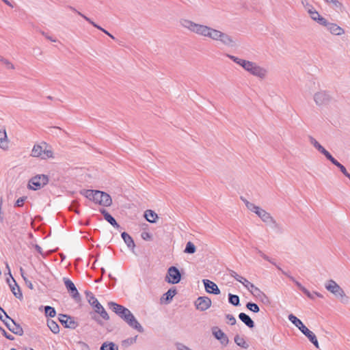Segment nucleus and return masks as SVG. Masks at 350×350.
<instances>
[{
	"label": "nucleus",
	"instance_id": "1",
	"mask_svg": "<svg viewBox=\"0 0 350 350\" xmlns=\"http://www.w3.org/2000/svg\"><path fill=\"white\" fill-rule=\"evenodd\" d=\"M182 27L198 36L208 38L213 41L219 42L228 47H233L235 45L232 36L211 27L196 23L191 20L182 18L180 20Z\"/></svg>",
	"mask_w": 350,
	"mask_h": 350
},
{
	"label": "nucleus",
	"instance_id": "2",
	"mask_svg": "<svg viewBox=\"0 0 350 350\" xmlns=\"http://www.w3.org/2000/svg\"><path fill=\"white\" fill-rule=\"evenodd\" d=\"M108 306L113 312L122 319L131 327L136 329L139 333L144 332L143 327L128 308L113 301L109 302Z\"/></svg>",
	"mask_w": 350,
	"mask_h": 350
},
{
	"label": "nucleus",
	"instance_id": "3",
	"mask_svg": "<svg viewBox=\"0 0 350 350\" xmlns=\"http://www.w3.org/2000/svg\"><path fill=\"white\" fill-rule=\"evenodd\" d=\"M227 57L234 63L241 66L245 71L259 79H263L267 75V70L260 66L256 63L243 59H240L232 55H227Z\"/></svg>",
	"mask_w": 350,
	"mask_h": 350
},
{
	"label": "nucleus",
	"instance_id": "4",
	"mask_svg": "<svg viewBox=\"0 0 350 350\" xmlns=\"http://www.w3.org/2000/svg\"><path fill=\"white\" fill-rule=\"evenodd\" d=\"M288 320L294 324L308 339L317 348H319V342L315 334L308 329L302 323V321L297 318L293 314L288 317Z\"/></svg>",
	"mask_w": 350,
	"mask_h": 350
},
{
	"label": "nucleus",
	"instance_id": "5",
	"mask_svg": "<svg viewBox=\"0 0 350 350\" xmlns=\"http://www.w3.org/2000/svg\"><path fill=\"white\" fill-rule=\"evenodd\" d=\"M86 296L89 304L95 308V312L100 315L105 320H109V316L103 306L91 292H86Z\"/></svg>",
	"mask_w": 350,
	"mask_h": 350
},
{
	"label": "nucleus",
	"instance_id": "6",
	"mask_svg": "<svg viewBox=\"0 0 350 350\" xmlns=\"http://www.w3.org/2000/svg\"><path fill=\"white\" fill-rule=\"evenodd\" d=\"M49 182L48 176L44 174H39L32 177L29 181V188L38 190L46 185Z\"/></svg>",
	"mask_w": 350,
	"mask_h": 350
},
{
	"label": "nucleus",
	"instance_id": "7",
	"mask_svg": "<svg viewBox=\"0 0 350 350\" xmlns=\"http://www.w3.org/2000/svg\"><path fill=\"white\" fill-rule=\"evenodd\" d=\"M256 215L261 219L263 222L271 225L273 228L277 229L279 232H282V228L280 225L277 223V221L273 219L271 214L267 212L265 210L261 208Z\"/></svg>",
	"mask_w": 350,
	"mask_h": 350
},
{
	"label": "nucleus",
	"instance_id": "8",
	"mask_svg": "<svg viewBox=\"0 0 350 350\" xmlns=\"http://www.w3.org/2000/svg\"><path fill=\"white\" fill-rule=\"evenodd\" d=\"M325 288L337 297L347 298L343 289L333 280H328L325 284Z\"/></svg>",
	"mask_w": 350,
	"mask_h": 350
},
{
	"label": "nucleus",
	"instance_id": "9",
	"mask_svg": "<svg viewBox=\"0 0 350 350\" xmlns=\"http://www.w3.org/2000/svg\"><path fill=\"white\" fill-rule=\"evenodd\" d=\"M181 280V274L178 269L174 266L168 268L165 281L169 284H178Z\"/></svg>",
	"mask_w": 350,
	"mask_h": 350
},
{
	"label": "nucleus",
	"instance_id": "10",
	"mask_svg": "<svg viewBox=\"0 0 350 350\" xmlns=\"http://www.w3.org/2000/svg\"><path fill=\"white\" fill-rule=\"evenodd\" d=\"M331 100L332 96L325 91H319L314 95V100L319 106L328 105Z\"/></svg>",
	"mask_w": 350,
	"mask_h": 350
},
{
	"label": "nucleus",
	"instance_id": "11",
	"mask_svg": "<svg viewBox=\"0 0 350 350\" xmlns=\"http://www.w3.org/2000/svg\"><path fill=\"white\" fill-rule=\"evenodd\" d=\"M5 318L8 319V321H5L3 323L7 328L14 334L22 336L23 334L22 327L19 324H17L8 314H5Z\"/></svg>",
	"mask_w": 350,
	"mask_h": 350
},
{
	"label": "nucleus",
	"instance_id": "12",
	"mask_svg": "<svg viewBox=\"0 0 350 350\" xmlns=\"http://www.w3.org/2000/svg\"><path fill=\"white\" fill-rule=\"evenodd\" d=\"M95 203L104 206H109L112 203V200L108 193L96 191Z\"/></svg>",
	"mask_w": 350,
	"mask_h": 350
},
{
	"label": "nucleus",
	"instance_id": "13",
	"mask_svg": "<svg viewBox=\"0 0 350 350\" xmlns=\"http://www.w3.org/2000/svg\"><path fill=\"white\" fill-rule=\"evenodd\" d=\"M58 319L66 328L74 329L78 326L77 322H76L72 317L67 314H59Z\"/></svg>",
	"mask_w": 350,
	"mask_h": 350
},
{
	"label": "nucleus",
	"instance_id": "14",
	"mask_svg": "<svg viewBox=\"0 0 350 350\" xmlns=\"http://www.w3.org/2000/svg\"><path fill=\"white\" fill-rule=\"evenodd\" d=\"M196 309L200 311H205L211 306V300L208 297H199L195 301Z\"/></svg>",
	"mask_w": 350,
	"mask_h": 350
},
{
	"label": "nucleus",
	"instance_id": "15",
	"mask_svg": "<svg viewBox=\"0 0 350 350\" xmlns=\"http://www.w3.org/2000/svg\"><path fill=\"white\" fill-rule=\"evenodd\" d=\"M64 282L68 291L70 293L71 296L76 300L80 299V295L75 285V284L68 278H64Z\"/></svg>",
	"mask_w": 350,
	"mask_h": 350
},
{
	"label": "nucleus",
	"instance_id": "16",
	"mask_svg": "<svg viewBox=\"0 0 350 350\" xmlns=\"http://www.w3.org/2000/svg\"><path fill=\"white\" fill-rule=\"evenodd\" d=\"M202 282L204 285L205 290L207 293L214 295L220 294V290L215 282L208 279H204Z\"/></svg>",
	"mask_w": 350,
	"mask_h": 350
},
{
	"label": "nucleus",
	"instance_id": "17",
	"mask_svg": "<svg viewBox=\"0 0 350 350\" xmlns=\"http://www.w3.org/2000/svg\"><path fill=\"white\" fill-rule=\"evenodd\" d=\"M310 143L321 154H323L328 160L331 159L332 154L326 150L317 140L312 136L308 137Z\"/></svg>",
	"mask_w": 350,
	"mask_h": 350
},
{
	"label": "nucleus",
	"instance_id": "18",
	"mask_svg": "<svg viewBox=\"0 0 350 350\" xmlns=\"http://www.w3.org/2000/svg\"><path fill=\"white\" fill-rule=\"evenodd\" d=\"M213 336L219 340L223 345H227L228 343V338L226 334L220 329L215 328L213 330Z\"/></svg>",
	"mask_w": 350,
	"mask_h": 350
},
{
	"label": "nucleus",
	"instance_id": "19",
	"mask_svg": "<svg viewBox=\"0 0 350 350\" xmlns=\"http://www.w3.org/2000/svg\"><path fill=\"white\" fill-rule=\"evenodd\" d=\"M100 213L103 215L105 219L114 228H119L120 225L116 222L113 217H112L105 209H100Z\"/></svg>",
	"mask_w": 350,
	"mask_h": 350
},
{
	"label": "nucleus",
	"instance_id": "20",
	"mask_svg": "<svg viewBox=\"0 0 350 350\" xmlns=\"http://www.w3.org/2000/svg\"><path fill=\"white\" fill-rule=\"evenodd\" d=\"M0 148L3 150L8 148V141L5 129H0Z\"/></svg>",
	"mask_w": 350,
	"mask_h": 350
},
{
	"label": "nucleus",
	"instance_id": "21",
	"mask_svg": "<svg viewBox=\"0 0 350 350\" xmlns=\"http://www.w3.org/2000/svg\"><path fill=\"white\" fill-rule=\"evenodd\" d=\"M239 318L249 328H253L254 327V322L247 314L241 312L239 314Z\"/></svg>",
	"mask_w": 350,
	"mask_h": 350
},
{
	"label": "nucleus",
	"instance_id": "22",
	"mask_svg": "<svg viewBox=\"0 0 350 350\" xmlns=\"http://www.w3.org/2000/svg\"><path fill=\"white\" fill-rule=\"evenodd\" d=\"M327 29L331 33L336 36H340L345 33L344 29L335 23H329L327 27Z\"/></svg>",
	"mask_w": 350,
	"mask_h": 350
},
{
	"label": "nucleus",
	"instance_id": "23",
	"mask_svg": "<svg viewBox=\"0 0 350 350\" xmlns=\"http://www.w3.org/2000/svg\"><path fill=\"white\" fill-rule=\"evenodd\" d=\"M12 281L13 284H10V288L12 293L16 298L21 299L23 297V294L20 290L19 286H18L14 278H12Z\"/></svg>",
	"mask_w": 350,
	"mask_h": 350
},
{
	"label": "nucleus",
	"instance_id": "24",
	"mask_svg": "<svg viewBox=\"0 0 350 350\" xmlns=\"http://www.w3.org/2000/svg\"><path fill=\"white\" fill-rule=\"evenodd\" d=\"M177 293L176 288L175 287L170 288L161 297V301L165 300L166 303H169L172 301L174 296Z\"/></svg>",
	"mask_w": 350,
	"mask_h": 350
},
{
	"label": "nucleus",
	"instance_id": "25",
	"mask_svg": "<svg viewBox=\"0 0 350 350\" xmlns=\"http://www.w3.org/2000/svg\"><path fill=\"white\" fill-rule=\"evenodd\" d=\"M121 237L124 240V243H126V245L128 246V247L133 250L134 247H135V245L133 238L126 232H123L121 234Z\"/></svg>",
	"mask_w": 350,
	"mask_h": 350
},
{
	"label": "nucleus",
	"instance_id": "26",
	"mask_svg": "<svg viewBox=\"0 0 350 350\" xmlns=\"http://www.w3.org/2000/svg\"><path fill=\"white\" fill-rule=\"evenodd\" d=\"M72 10L77 12V14L79 15H80L81 16H82L86 21H88V23H90L91 25H92L94 27L97 28L98 29L102 31L103 32H104L105 34L108 35V33L109 32H108L107 30L104 29L103 28H102L100 26L98 25L97 24H96L94 21H92L90 18L87 17L86 16H85L84 14H83L82 13H81L80 12H78L77 11L75 8H71Z\"/></svg>",
	"mask_w": 350,
	"mask_h": 350
},
{
	"label": "nucleus",
	"instance_id": "27",
	"mask_svg": "<svg viewBox=\"0 0 350 350\" xmlns=\"http://www.w3.org/2000/svg\"><path fill=\"white\" fill-rule=\"evenodd\" d=\"M334 165L338 167L341 172L350 180V174L347 171L346 168L344 165H342L340 163H339L335 158L332 157L331 159H329Z\"/></svg>",
	"mask_w": 350,
	"mask_h": 350
},
{
	"label": "nucleus",
	"instance_id": "28",
	"mask_svg": "<svg viewBox=\"0 0 350 350\" xmlns=\"http://www.w3.org/2000/svg\"><path fill=\"white\" fill-rule=\"evenodd\" d=\"M44 147L39 144H36L33 146L31 155L33 157H42L43 154Z\"/></svg>",
	"mask_w": 350,
	"mask_h": 350
},
{
	"label": "nucleus",
	"instance_id": "29",
	"mask_svg": "<svg viewBox=\"0 0 350 350\" xmlns=\"http://www.w3.org/2000/svg\"><path fill=\"white\" fill-rule=\"evenodd\" d=\"M144 216L147 221L150 223L156 222V219L158 218L157 213L152 210L146 211Z\"/></svg>",
	"mask_w": 350,
	"mask_h": 350
},
{
	"label": "nucleus",
	"instance_id": "30",
	"mask_svg": "<svg viewBox=\"0 0 350 350\" xmlns=\"http://www.w3.org/2000/svg\"><path fill=\"white\" fill-rule=\"evenodd\" d=\"M97 190H83L81 191V193L85 198L95 202L96 201V193Z\"/></svg>",
	"mask_w": 350,
	"mask_h": 350
},
{
	"label": "nucleus",
	"instance_id": "31",
	"mask_svg": "<svg viewBox=\"0 0 350 350\" xmlns=\"http://www.w3.org/2000/svg\"><path fill=\"white\" fill-rule=\"evenodd\" d=\"M234 342L238 346L243 349H247L249 347L248 343L245 340L243 337L240 336L239 335L235 336Z\"/></svg>",
	"mask_w": 350,
	"mask_h": 350
},
{
	"label": "nucleus",
	"instance_id": "32",
	"mask_svg": "<svg viewBox=\"0 0 350 350\" xmlns=\"http://www.w3.org/2000/svg\"><path fill=\"white\" fill-rule=\"evenodd\" d=\"M47 325L53 333L58 334L59 332V327L55 321L53 320H48Z\"/></svg>",
	"mask_w": 350,
	"mask_h": 350
},
{
	"label": "nucleus",
	"instance_id": "33",
	"mask_svg": "<svg viewBox=\"0 0 350 350\" xmlns=\"http://www.w3.org/2000/svg\"><path fill=\"white\" fill-rule=\"evenodd\" d=\"M228 301L230 304L234 306H238L240 305V299L238 295H232L231 293L228 294Z\"/></svg>",
	"mask_w": 350,
	"mask_h": 350
},
{
	"label": "nucleus",
	"instance_id": "34",
	"mask_svg": "<svg viewBox=\"0 0 350 350\" xmlns=\"http://www.w3.org/2000/svg\"><path fill=\"white\" fill-rule=\"evenodd\" d=\"M100 350H118V347L113 342H104Z\"/></svg>",
	"mask_w": 350,
	"mask_h": 350
},
{
	"label": "nucleus",
	"instance_id": "35",
	"mask_svg": "<svg viewBox=\"0 0 350 350\" xmlns=\"http://www.w3.org/2000/svg\"><path fill=\"white\" fill-rule=\"evenodd\" d=\"M43 146H44L43 154L42 156V159H46V158H53V152L51 149H46L47 144L46 143H43Z\"/></svg>",
	"mask_w": 350,
	"mask_h": 350
},
{
	"label": "nucleus",
	"instance_id": "36",
	"mask_svg": "<svg viewBox=\"0 0 350 350\" xmlns=\"http://www.w3.org/2000/svg\"><path fill=\"white\" fill-rule=\"evenodd\" d=\"M196 246L194 245V244L193 243H191V241H189L186 244V247L184 250V252L187 253V254H194L196 252Z\"/></svg>",
	"mask_w": 350,
	"mask_h": 350
},
{
	"label": "nucleus",
	"instance_id": "37",
	"mask_svg": "<svg viewBox=\"0 0 350 350\" xmlns=\"http://www.w3.org/2000/svg\"><path fill=\"white\" fill-rule=\"evenodd\" d=\"M44 312L46 317H54L56 315L55 308L51 306H45Z\"/></svg>",
	"mask_w": 350,
	"mask_h": 350
},
{
	"label": "nucleus",
	"instance_id": "38",
	"mask_svg": "<svg viewBox=\"0 0 350 350\" xmlns=\"http://www.w3.org/2000/svg\"><path fill=\"white\" fill-rule=\"evenodd\" d=\"M246 207L247 208V209H249L252 212L255 213L256 214H257V213H258L260 211V210L261 209V208H260L258 206H256L254 204H253L250 202H247Z\"/></svg>",
	"mask_w": 350,
	"mask_h": 350
},
{
	"label": "nucleus",
	"instance_id": "39",
	"mask_svg": "<svg viewBox=\"0 0 350 350\" xmlns=\"http://www.w3.org/2000/svg\"><path fill=\"white\" fill-rule=\"evenodd\" d=\"M246 308L254 312H258L260 311L259 306L255 303L248 302L246 304Z\"/></svg>",
	"mask_w": 350,
	"mask_h": 350
},
{
	"label": "nucleus",
	"instance_id": "40",
	"mask_svg": "<svg viewBox=\"0 0 350 350\" xmlns=\"http://www.w3.org/2000/svg\"><path fill=\"white\" fill-rule=\"evenodd\" d=\"M255 251L257 254H258L262 258H264L265 260H267L268 262H271V264L275 265V263L268 256H267L265 253H263L260 250H259L257 247H255Z\"/></svg>",
	"mask_w": 350,
	"mask_h": 350
},
{
	"label": "nucleus",
	"instance_id": "41",
	"mask_svg": "<svg viewBox=\"0 0 350 350\" xmlns=\"http://www.w3.org/2000/svg\"><path fill=\"white\" fill-rule=\"evenodd\" d=\"M0 62H2L8 69H14V66L7 59L0 55Z\"/></svg>",
	"mask_w": 350,
	"mask_h": 350
},
{
	"label": "nucleus",
	"instance_id": "42",
	"mask_svg": "<svg viewBox=\"0 0 350 350\" xmlns=\"http://www.w3.org/2000/svg\"><path fill=\"white\" fill-rule=\"evenodd\" d=\"M20 271H21V276L22 278H23L25 282V284L27 285V286L28 288H29L30 289H33V284L31 283V281H29L27 278L26 276L24 275V273H23V269L22 268L20 269Z\"/></svg>",
	"mask_w": 350,
	"mask_h": 350
},
{
	"label": "nucleus",
	"instance_id": "43",
	"mask_svg": "<svg viewBox=\"0 0 350 350\" xmlns=\"http://www.w3.org/2000/svg\"><path fill=\"white\" fill-rule=\"evenodd\" d=\"M137 336H135V337L127 338L122 341V345L125 347H128L136 342Z\"/></svg>",
	"mask_w": 350,
	"mask_h": 350
},
{
	"label": "nucleus",
	"instance_id": "44",
	"mask_svg": "<svg viewBox=\"0 0 350 350\" xmlns=\"http://www.w3.org/2000/svg\"><path fill=\"white\" fill-rule=\"evenodd\" d=\"M255 297L263 300L265 298H267L266 295L260 289L256 290V292L253 295Z\"/></svg>",
	"mask_w": 350,
	"mask_h": 350
},
{
	"label": "nucleus",
	"instance_id": "45",
	"mask_svg": "<svg viewBox=\"0 0 350 350\" xmlns=\"http://www.w3.org/2000/svg\"><path fill=\"white\" fill-rule=\"evenodd\" d=\"M308 13L311 17V18L314 21H317V18H319L321 15L314 9H309Z\"/></svg>",
	"mask_w": 350,
	"mask_h": 350
},
{
	"label": "nucleus",
	"instance_id": "46",
	"mask_svg": "<svg viewBox=\"0 0 350 350\" xmlns=\"http://www.w3.org/2000/svg\"><path fill=\"white\" fill-rule=\"evenodd\" d=\"M316 21L320 25L326 27L327 28L329 24V23L321 16L319 18H317V20Z\"/></svg>",
	"mask_w": 350,
	"mask_h": 350
},
{
	"label": "nucleus",
	"instance_id": "47",
	"mask_svg": "<svg viewBox=\"0 0 350 350\" xmlns=\"http://www.w3.org/2000/svg\"><path fill=\"white\" fill-rule=\"evenodd\" d=\"M329 3H332L333 7L335 8H341L342 4L338 0H325Z\"/></svg>",
	"mask_w": 350,
	"mask_h": 350
},
{
	"label": "nucleus",
	"instance_id": "48",
	"mask_svg": "<svg viewBox=\"0 0 350 350\" xmlns=\"http://www.w3.org/2000/svg\"><path fill=\"white\" fill-rule=\"evenodd\" d=\"M229 275L231 277H233L237 281L239 282L241 280L243 279V277L238 275L233 270H228Z\"/></svg>",
	"mask_w": 350,
	"mask_h": 350
},
{
	"label": "nucleus",
	"instance_id": "49",
	"mask_svg": "<svg viewBox=\"0 0 350 350\" xmlns=\"http://www.w3.org/2000/svg\"><path fill=\"white\" fill-rule=\"evenodd\" d=\"M226 318L228 319V323L232 325H235L237 323L236 319L232 314H228L226 315Z\"/></svg>",
	"mask_w": 350,
	"mask_h": 350
},
{
	"label": "nucleus",
	"instance_id": "50",
	"mask_svg": "<svg viewBox=\"0 0 350 350\" xmlns=\"http://www.w3.org/2000/svg\"><path fill=\"white\" fill-rule=\"evenodd\" d=\"M289 278L291 281H293L295 285L301 291H303L304 290H305V287L304 286L301 285V284L300 282H299L298 281H297L293 276H289Z\"/></svg>",
	"mask_w": 350,
	"mask_h": 350
},
{
	"label": "nucleus",
	"instance_id": "51",
	"mask_svg": "<svg viewBox=\"0 0 350 350\" xmlns=\"http://www.w3.org/2000/svg\"><path fill=\"white\" fill-rule=\"evenodd\" d=\"M0 329L2 331L3 335L6 338H8V340H13L14 339V337L12 335L8 334L5 329H3L2 328H0Z\"/></svg>",
	"mask_w": 350,
	"mask_h": 350
},
{
	"label": "nucleus",
	"instance_id": "52",
	"mask_svg": "<svg viewBox=\"0 0 350 350\" xmlns=\"http://www.w3.org/2000/svg\"><path fill=\"white\" fill-rule=\"evenodd\" d=\"M258 287H256V286H254L252 283H251L247 287V289L252 294L254 295V293L256 292V290H258Z\"/></svg>",
	"mask_w": 350,
	"mask_h": 350
},
{
	"label": "nucleus",
	"instance_id": "53",
	"mask_svg": "<svg viewBox=\"0 0 350 350\" xmlns=\"http://www.w3.org/2000/svg\"><path fill=\"white\" fill-rule=\"evenodd\" d=\"M258 287H256V286H254L252 283H251L247 287V289L252 294L254 295V293L256 292V290H258Z\"/></svg>",
	"mask_w": 350,
	"mask_h": 350
},
{
	"label": "nucleus",
	"instance_id": "54",
	"mask_svg": "<svg viewBox=\"0 0 350 350\" xmlns=\"http://www.w3.org/2000/svg\"><path fill=\"white\" fill-rule=\"evenodd\" d=\"M25 199H26V198H23V197L18 198L15 203V206H18V207L22 206L24 204Z\"/></svg>",
	"mask_w": 350,
	"mask_h": 350
},
{
	"label": "nucleus",
	"instance_id": "55",
	"mask_svg": "<svg viewBox=\"0 0 350 350\" xmlns=\"http://www.w3.org/2000/svg\"><path fill=\"white\" fill-rule=\"evenodd\" d=\"M308 298L311 299H314V293H311L308 289L305 288V290H304L302 291Z\"/></svg>",
	"mask_w": 350,
	"mask_h": 350
},
{
	"label": "nucleus",
	"instance_id": "56",
	"mask_svg": "<svg viewBox=\"0 0 350 350\" xmlns=\"http://www.w3.org/2000/svg\"><path fill=\"white\" fill-rule=\"evenodd\" d=\"M246 288L251 284L247 279L243 277V279L239 281Z\"/></svg>",
	"mask_w": 350,
	"mask_h": 350
},
{
	"label": "nucleus",
	"instance_id": "57",
	"mask_svg": "<svg viewBox=\"0 0 350 350\" xmlns=\"http://www.w3.org/2000/svg\"><path fill=\"white\" fill-rule=\"evenodd\" d=\"M6 312L3 310V309L0 306V319L4 322L5 320L4 317H5Z\"/></svg>",
	"mask_w": 350,
	"mask_h": 350
},
{
	"label": "nucleus",
	"instance_id": "58",
	"mask_svg": "<svg viewBox=\"0 0 350 350\" xmlns=\"http://www.w3.org/2000/svg\"><path fill=\"white\" fill-rule=\"evenodd\" d=\"M2 202H3L2 198H0V222L1 223H3V220H4V218L2 215V212H1Z\"/></svg>",
	"mask_w": 350,
	"mask_h": 350
},
{
	"label": "nucleus",
	"instance_id": "59",
	"mask_svg": "<svg viewBox=\"0 0 350 350\" xmlns=\"http://www.w3.org/2000/svg\"><path fill=\"white\" fill-rule=\"evenodd\" d=\"M142 237L144 240L150 239L151 238V235L148 232H143L142 234Z\"/></svg>",
	"mask_w": 350,
	"mask_h": 350
},
{
	"label": "nucleus",
	"instance_id": "60",
	"mask_svg": "<svg viewBox=\"0 0 350 350\" xmlns=\"http://www.w3.org/2000/svg\"><path fill=\"white\" fill-rule=\"evenodd\" d=\"M6 269L8 270V274L9 275V276L12 278H13L12 274H11V271H10V266L8 263H6Z\"/></svg>",
	"mask_w": 350,
	"mask_h": 350
},
{
	"label": "nucleus",
	"instance_id": "61",
	"mask_svg": "<svg viewBox=\"0 0 350 350\" xmlns=\"http://www.w3.org/2000/svg\"><path fill=\"white\" fill-rule=\"evenodd\" d=\"M275 266L277 267V268H278L279 270H280V271H282V273L283 274H284L285 275L288 276V278H289V276H291L288 273H287L286 272H285L284 271H283V270H282L280 267L277 266L276 265H275Z\"/></svg>",
	"mask_w": 350,
	"mask_h": 350
},
{
	"label": "nucleus",
	"instance_id": "62",
	"mask_svg": "<svg viewBox=\"0 0 350 350\" xmlns=\"http://www.w3.org/2000/svg\"><path fill=\"white\" fill-rule=\"evenodd\" d=\"M5 4H7L8 6L13 8L14 5L8 1V0H2Z\"/></svg>",
	"mask_w": 350,
	"mask_h": 350
},
{
	"label": "nucleus",
	"instance_id": "63",
	"mask_svg": "<svg viewBox=\"0 0 350 350\" xmlns=\"http://www.w3.org/2000/svg\"><path fill=\"white\" fill-rule=\"evenodd\" d=\"M46 39L49 40L51 42H56V39H54L53 37L50 36H48V37L46 38Z\"/></svg>",
	"mask_w": 350,
	"mask_h": 350
},
{
	"label": "nucleus",
	"instance_id": "64",
	"mask_svg": "<svg viewBox=\"0 0 350 350\" xmlns=\"http://www.w3.org/2000/svg\"><path fill=\"white\" fill-rule=\"evenodd\" d=\"M314 294L316 296H317L318 297H320V298H323V295L319 293H318V292H314Z\"/></svg>",
	"mask_w": 350,
	"mask_h": 350
}]
</instances>
